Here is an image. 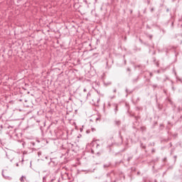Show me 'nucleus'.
<instances>
[{
  "mask_svg": "<svg viewBox=\"0 0 182 182\" xmlns=\"http://www.w3.org/2000/svg\"><path fill=\"white\" fill-rule=\"evenodd\" d=\"M90 100L91 105L94 106H99V102H100V95L99 92L97 93L93 92H87V94H85L81 95L82 100Z\"/></svg>",
  "mask_w": 182,
  "mask_h": 182,
  "instance_id": "nucleus-1",
  "label": "nucleus"
},
{
  "mask_svg": "<svg viewBox=\"0 0 182 182\" xmlns=\"http://www.w3.org/2000/svg\"><path fill=\"white\" fill-rule=\"evenodd\" d=\"M2 176H4V178H7L8 180H11V173L6 169L3 170Z\"/></svg>",
  "mask_w": 182,
  "mask_h": 182,
  "instance_id": "nucleus-2",
  "label": "nucleus"
},
{
  "mask_svg": "<svg viewBox=\"0 0 182 182\" xmlns=\"http://www.w3.org/2000/svg\"><path fill=\"white\" fill-rule=\"evenodd\" d=\"M86 92H87V90H86V88H85V89L83 90V92L80 94V99H82V95H87V93H86Z\"/></svg>",
  "mask_w": 182,
  "mask_h": 182,
  "instance_id": "nucleus-3",
  "label": "nucleus"
},
{
  "mask_svg": "<svg viewBox=\"0 0 182 182\" xmlns=\"http://www.w3.org/2000/svg\"><path fill=\"white\" fill-rule=\"evenodd\" d=\"M25 181H27V180H26V176H21V178H20V181L21 182H25Z\"/></svg>",
  "mask_w": 182,
  "mask_h": 182,
  "instance_id": "nucleus-4",
  "label": "nucleus"
},
{
  "mask_svg": "<svg viewBox=\"0 0 182 182\" xmlns=\"http://www.w3.org/2000/svg\"><path fill=\"white\" fill-rule=\"evenodd\" d=\"M115 124L117 126H120V124H122V122L119 120H115Z\"/></svg>",
  "mask_w": 182,
  "mask_h": 182,
  "instance_id": "nucleus-5",
  "label": "nucleus"
},
{
  "mask_svg": "<svg viewBox=\"0 0 182 182\" xmlns=\"http://www.w3.org/2000/svg\"><path fill=\"white\" fill-rule=\"evenodd\" d=\"M137 80H139V77H136L135 79L133 80V83H136Z\"/></svg>",
  "mask_w": 182,
  "mask_h": 182,
  "instance_id": "nucleus-6",
  "label": "nucleus"
},
{
  "mask_svg": "<svg viewBox=\"0 0 182 182\" xmlns=\"http://www.w3.org/2000/svg\"><path fill=\"white\" fill-rule=\"evenodd\" d=\"M117 105H115V109H114V112H115V113H117Z\"/></svg>",
  "mask_w": 182,
  "mask_h": 182,
  "instance_id": "nucleus-7",
  "label": "nucleus"
},
{
  "mask_svg": "<svg viewBox=\"0 0 182 182\" xmlns=\"http://www.w3.org/2000/svg\"><path fill=\"white\" fill-rule=\"evenodd\" d=\"M149 39H152V38H153V36H151V35H149Z\"/></svg>",
  "mask_w": 182,
  "mask_h": 182,
  "instance_id": "nucleus-8",
  "label": "nucleus"
},
{
  "mask_svg": "<svg viewBox=\"0 0 182 182\" xmlns=\"http://www.w3.org/2000/svg\"><path fill=\"white\" fill-rule=\"evenodd\" d=\"M127 70L128 72H131L132 70H130V68H128L127 69Z\"/></svg>",
  "mask_w": 182,
  "mask_h": 182,
  "instance_id": "nucleus-9",
  "label": "nucleus"
},
{
  "mask_svg": "<svg viewBox=\"0 0 182 182\" xmlns=\"http://www.w3.org/2000/svg\"><path fill=\"white\" fill-rule=\"evenodd\" d=\"M145 129V127H141V130H144Z\"/></svg>",
  "mask_w": 182,
  "mask_h": 182,
  "instance_id": "nucleus-10",
  "label": "nucleus"
},
{
  "mask_svg": "<svg viewBox=\"0 0 182 182\" xmlns=\"http://www.w3.org/2000/svg\"><path fill=\"white\" fill-rule=\"evenodd\" d=\"M153 87H157V85H154Z\"/></svg>",
  "mask_w": 182,
  "mask_h": 182,
  "instance_id": "nucleus-11",
  "label": "nucleus"
},
{
  "mask_svg": "<svg viewBox=\"0 0 182 182\" xmlns=\"http://www.w3.org/2000/svg\"><path fill=\"white\" fill-rule=\"evenodd\" d=\"M153 11H154V8H152V9H151V12H153Z\"/></svg>",
  "mask_w": 182,
  "mask_h": 182,
  "instance_id": "nucleus-12",
  "label": "nucleus"
},
{
  "mask_svg": "<svg viewBox=\"0 0 182 182\" xmlns=\"http://www.w3.org/2000/svg\"><path fill=\"white\" fill-rule=\"evenodd\" d=\"M105 167H109V165H104Z\"/></svg>",
  "mask_w": 182,
  "mask_h": 182,
  "instance_id": "nucleus-13",
  "label": "nucleus"
},
{
  "mask_svg": "<svg viewBox=\"0 0 182 182\" xmlns=\"http://www.w3.org/2000/svg\"><path fill=\"white\" fill-rule=\"evenodd\" d=\"M116 92H117V90L114 89V93H116Z\"/></svg>",
  "mask_w": 182,
  "mask_h": 182,
  "instance_id": "nucleus-14",
  "label": "nucleus"
},
{
  "mask_svg": "<svg viewBox=\"0 0 182 182\" xmlns=\"http://www.w3.org/2000/svg\"><path fill=\"white\" fill-rule=\"evenodd\" d=\"M38 156H41V152H38Z\"/></svg>",
  "mask_w": 182,
  "mask_h": 182,
  "instance_id": "nucleus-15",
  "label": "nucleus"
},
{
  "mask_svg": "<svg viewBox=\"0 0 182 182\" xmlns=\"http://www.w3.org/2000/svg\"><path fill=\"white\" fill-rule=\"evenodd\" d=\"M159 63H156V66H159Z\"/></svg>",
  "mask_w": 182,
  "mask_h": 182,
  "instance_id": "nucleus-16",
  "label": "nucleus"
},
{
  "mask_svg": "<svg viewBox=\"0 0 182 182\" xmlns=\"http://www.w3.org/2000/svg\"><path fill=\"white\" fill-rule=\"evenodd\" d=\"M92 132H95V130H96V129H92Z\"/></svg>",
  "mask_w": 182,
  "mask_h": 182,
  "instance_id": "nucleus-17",
  "label": "nucleus"
},
{
  "mask_svg": "<svg viewBox=\"0 0 182 182\" xmlns=\"http://www.w3.org/2000/svg\"><path fill=\"white\" fill-rule=\"evenodd\" d=\"M152 153H154V149L152 150Z\"/></svg>",
  "mask_w": 182,
  "mask_h": 182,
  "instance_id": "nucleus-18",
  "label": "nucleus"
},
{
  "mask_svg": "<svg viewBox=\"0 0 182 182\" xmlns=\"http://www.w3.org/2000/svg\"><path fill=\"white\" fill-rule=\"evenodd\" d=\"M136 120H137V117H135Z\"/></svg>",
  "mask_w": 182,
  "mask_h": 182,
  "instance_id": "nucleus-19",
  "label": "nucleus"
},
{
  "mask_svg": "<svg viewBox=\"0 0 182 182\" xmlns=\"http://www.w3.org/2000/svg\"><path fill=\"white\" fill-rule=\"evenodd\" d=\"M143 149H146V146H143Z\"/></svg>",
  "mask_w": 182,
  "mask_h": 182,
  "instance_id": "nucleus-20",
  "label": "nucleus"
},
{
  "mask_svg": "<svg viewBox=\"0 0 182 182\" xmlns=\"http://www.w3.org/2000/svg\"><path fill=\"white\" fill-rule=\"evenodd\" d=\"M174 159H177V156H174Z\"/></svg>",
  "mask_w": 182,
  "mask_h": 182,
  "instance_id": "nucleus-21",
  "label": "nucleus"
},
{
  "mask_svg": "<svg viewBox=\"0 0 182 182\" xmlns=\"http://www.w3.org/2000/svg\"><path fill=\"white\" fill-rule=\"evenodd\" d=\"M130 159H132V157L131 158H129L128 160H130Z\"/></svg>",
  "mask_w": 182,
  "mask_h": 182,
  "instance_id": "nucleus-22",
  "label": "nucleus"
},
{
  "mask_svg": "<svg viewBox=\"0 0 182 182\" xmlns=\"http://www.w3.org/2000/svg\"><path fill=\"white\" fill-rule=\"evenodd\" d=\"M91 151H92V153H93V150H92Z\"/></svg>",
  "mask_w": 182,
  "mask_h": 182,
  "instance_id": "nucleus-23",
  "label": "nucleus"
},
{
  "mask_svg": "<svg viewBox=\"0 0 182 182\" xmlns=\"http://www.w3.org/2000/svg\"><path fill=\"white\" fill-rule=\"evenodd\" d=\"M150 75H151V76H152V74H151V73Z\"/></svg>",
  "mask_w": 182,
  "mask_h": 182,
  "instance_id": "nucleus-24",
  "label": "nucleus"
},
{
  "mask_svg": "<svg viewBox=\"0 0 182 182\" xmlns=\"http://www.w3.org/2000/svg\"><path fill=\"white\" fill-rule=\"evenodd\" d=\"M155 182H157V181H155Z\"/></svg>",
  "mask_w": 182,
  "mask_h": 182,
  "instance_id": "nucleus-25",
  "label": "nucleus"
}]
</instances>
